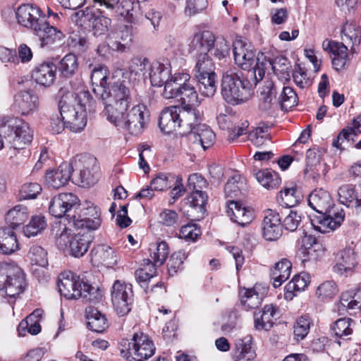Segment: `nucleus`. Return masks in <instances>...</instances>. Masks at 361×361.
<instances>
[{"mask_svg": "<svg viewBox=\"0 0 361 361\" xmlns=\"http://www.w3.org/2000/svg\"><path fill=\"white\" fill-rule=\"evenodd\" d=\"M243 184L241 176L238 173H235L225 185L224 190L227 197H237L240 193V188Z\"/></svg>", "mask_w": 361, "mask_h": 361, "instance_id": "e2e57ef3", "label": "nucleus"}, {"mask_svg": "<svg viewBox=\"0 0 361 361\" xmlns=\"http://www.w3.org/2000/svg\"><path fill=\"white\" fill-rule=\"evenodd\" d=\"M215 42V37L208 30L195 33L190 44V49L197 54L207 53L210 51Z\"/></svg>", "mask_w": 361, "mask_h": 361, "instance_id": "f704fd0d", "label": "nucleus"}, {"mask_svg": "<svg viewBox=\"0 0 361 361\" xmlns=\"http://www.w3.org/2000/svg\"><path fill=\"white\" fill-rule=\"evenodd\" d=\"M250 142L257 147H262L270 139L268 127H257L250 131L248 135Z\"/></svg>", "mask_w": 361, "mask_h": 361, "instance_id": "0e129e2a", "label": "nucleus"}, {"mask_svg": "<svg viewBox=\"0 0 361 361\" xmlns=\"http://www.w3.org/2000/svg\"><path fill=\"white\" fill-rule=\"evenodd\" d=\"M96 159L87 154H80L74 157L70 164L79 171L80 182L82 187H90L97 183L98 175L93 173V166Z\"/></svg>", "mask_w": 361, "mask_h": 361, "instance_id": "a211bd4d", "label": "nucleus"}, {"mask_svg": "<svg viewBox=\"0 0 361 361\" xmlns=\"http://www.w3.org/2000/svg\"><path fill=\"white\" fill-rule=\"evenodd\" d=\"M47 252L39 245H32L30 247L27 257L31 264L45 268L48 266Z\"/></svg>", "mask_w": 361, "mask_h": 361, "instance_id": "864d4df0", "label": "nucleus"}, {"mask_svg": "<svg viewBox=\"0 0 361 361\" xmlns=\"http://www.w3.org/2000/svg\"><path fill=\"white\" fill-rule=\"evenodd\" d=\"M180 106H170L165 107L161 112L159 126L161 131L170 134L180 128Z\"/></svg>", "mask_w": 361, "mask_h": 361, "instance_id": "a878e982", "label": "nucleus"}, {"mask_svg": "<svg viewBox=\"0 0 361 361\" xmlns=\"http://www.w3.org/2000/svg\"><path fill=\"white\" fill-rule=\"evenodd\" d=\"M92 259L95 262L113 267L117 263V256L114 250L106 245H99L92 251Z\"/></svg>", "mask_w": 361, "mask_h": 361, "instance_id": "e433bc0d", "label": "nucleus"}, {"mask_svg": "<svg viewBox=\"0 0 361 361\" xmlns=\"http://www.w3.org/2000/svg\"><path fill=\"white\" fill-rule=\"evenodd\" d=\"M78 68L77 56L74 54H66L60 61L59 70L66 78L75 73Z\"/></svg>", "mask_w": 361, "mask_h": 361, "instance_id": "13d9d810", "label": "nucleus"}, {"mask_svg": "<svg viewBox=\"0 0 361 361\" xmlns=\"http://www.w3.org/2000/svg\"><path fill=\"white\" fill-rule=\"evenodd\" d=\"M59 291L66 299L82 298L84 302H97L101 298L99 289L80 281L71 272L63 273L59 276Z\"/></svg>", "mask_w": 361, "mask_h": 361, "instance_id": "20e7f679", "label": "nucleus"}, {"mask_svg": "<svg viewBox=\"0 0 361 361\" xmlns=\"http://www.w3.org/2000/svg\"><path fill=\"white\" fill-rule=\"evenodd\" d=\"M338 201L347 206L355 205L357 207L359 203V193L356 191L355 185L344 184L338 189Z\"/></svg>", "mask_w": 361, "mask_h": 361, "instance_id": "de8ad7c7", "label": "nucleus"}, {"mask_svg": "<svg viewBox=\"0 0 361 361\" xmlns=\"http://www.w3.org/2000/svg\"><path fill=\"white\" fill-rule=\"evenodd\" d=\"M214 63L207 53H200L198 55L195 75H209L214 72Z\"/></svg>", "mask_w": 361, "mask_h": 361, "instance_id": "bf43d9fd", "label": "nucleus"}, {"mask_svg": "<svg viewBox=\"0 0 361 361\" xmlns=\"http://www.w3.org/2000/svg\"><path fill=\"white\" fill-rule=\"evenodd\" d=\"M239 295L241 304L246 310L257 307L262 300V296L253 288H243L240 290Z\"/></svg>", "mask_w": 361, "mask_h": 361, "instance_id": "603ef678", "label": "nucleus"}, {"mask_svg": "<svg viewBox=\"0 0 361 361\" xmlns=\"http://www.w3.org/2000/svg\"><path fill=\"white\" fill-rule=\"evenodd\" d=\"M215 137L214 133L209 126L199 123L195 126L194 130L182 139L181 146L185 151L198 152L201 149L204 151L214 144Z\"/></svg>", "mask_w": 361, "mask_h": 361, "instance_id": "f8f14e48", "label": "nucleus"}, {"mask_svg": "<svg viewBox=\"0 0 361 361\" xmlns=\"http://www.w3.org/2000/svg\"><path fill=\"white\" fill-rule=\"evenodd\" d=\"M85 314L87 326L91 331L101 333L108 327L105 315L94 307H87L85 310Z\"/></svg>", "mask_w": 361, "mask_h": 361, "instance_id": "c9c22d12", "label": "nucleus"}, {"mask_svg": "<svg viewBox=\"0 0 361 361\" xmlns=\"http://www.w3.org/2000/svg\"><path fill=\"white\" fill-rule=\"evenodd\" d=\"M342 39L351 47L360 44L361 41V27L355 23L347 22L342 28Z\"/></svg>", "mask_w": 361, "mask_h": 361, "instance_id": "c03bdc74", "label": "nucleus"}, {"mask_svg": "<svg viewBox=\"0 0 361 361\" xmlns=\"http://www.w3.org/2000/svg\"><path fill=\"white\" fill-rule=\"evenodd\" d=\"M149 77L153 86H164L171 80V66L168 61L161 63L154 61L149 65Z\"/></svg>", "mask_w": 361, "mask_h": 361, "instance_id": "c756f323", "label": "nucleus"}, {"mask_svg": "<svg viewBox=\"0 0 361 361\" xmlns=\"http://www.w3.org/2000/svg\"><path fill=\"white\" fill-rule=\"evenodd\" d=\"M27 218V209L23 205L16 206L10 209L6 215V220L10 224L13 229L23 224Z\"/></svg>", "mask_w": 361, "mask_h": 361, "instance_id": "8fccbe9b", "label": "nucleus"}, {"mask_svg": "<svg viewBox=\"0 0 361 361\" xmlns=\"http://www.w3.org/2000/svg\"><path fill=\"white\" fill-rule=\"evenodd\" d=\"M56 66L52 62H44L37 66L32 71V77L38 84L49 87L56 79Z\"/></svg>", "mask_w": 361, "mask_h": 361, "instance_id": "2f4dec72", "label": "nucleus"}, {"mask_svg": "<svg viewBox=\"0 0 361 361\" xmlns=\"http://www.w3.org/2000/svg\"><path fill=\"white\" fill-rule=\"evenodd\" d=\"M43 310L41 309L35 310L25 319H23L18 326L17 331L19 336H25V331L29 324L32 327L33 333L39 334L41 331V326L39 322L42 319Z\"/></svg>", "mask_w": 361, "mask_h": 361, "instance_id": "37998d69", "label": "nucleus"}, {"mask_svg": "<svg viewBox=\"0 0 361 361\" xmlns=\"http://www.w3.org/2000/svg\"><path fill=\"white\" fill-rule=\"evenodd\" d=\"M39 38L42 47L59 46L62 44L65 37L63 33L53 26H50L47 20L44 25L39 27V30L35 32Z\"/></svg>", "mask_w": 361, "mask_h": 361, "instance_id": "7c9ffc66", "label": "nucleus"}, {"mask_svg": "<svg viewBox=\"0 0 361 361\" xmlns=\"http://www.w3.org/2000/svg\"><path fill=\"white\" fill-rule=\"evenodd\" d=\"M149 62L147 58H135L130 64L128 71L123 72L122 78L125 80H140L145 77L147 73V68H149Z\"/></svg>", "mask_w": 361, "mask_h": 361, "instance_id": "4c0bfd02", "label": "nucleus"}, {"mask_svg": "<svg viewBox=\"0 0 361 361\" xmlns=\"http://www.w3.org/2000/svg\"><path fill=\"white\" fill-rule=\"evenodd\" d=\"M308 204L314 211L319 214H325L334 207L333 200L326 190L319 188L312 191L308 197Z\"/></svg>", "mask_w": 361, "mask_h": 361, "instance_id": "cd10ccee", "label": "nucleus"}, {"mask_svg": "<svg viewBox=\"0 0 361 361\" xmlns=\"http://www.w3.org/2000/svg\"><path fill=\"white\" fill-rule=\"evenodd\" d=\"M8 127L11 128L13 134L9 135L7 140L11 143L14 149H23L27 144L31 142L33 137V131L27 123L18 118L8 121Z\"/></svg>", "mask_w": 361, "mask_h": 361, "instance_id": "f3484780", "label": "nucleus"}, {"mask_svg": "<svg viewBox=\"0 0 361 361\" xmlns=\"http://www.w3.org/2000/svg\"><path fill=\"white\" fill-rule=\"evenodd\" d=\"M251 336H247L242 339H240L236 343V350L235 356L240 360H250L255 357V353L252 348Z\"/></svg>", "mask_w": 361, "mask_h": 361, "instance_id": "5fc2aeb1", "label": "nucleus"}, {"mask_svg": "<svg viewBox=\"0 0 361 361\" xmlns=\"http://www.w3.org/2000/svg\"><path fill=\"white\" fill-rule=\"evenodd\" d=\"M207 195L202 190L192 191L188 200L192 207L198 209L201 213L205 212L204 206L207 202Z\"/></svg>", "mask_w": 361, "mask_h": 361, "instance_id": "774afa93", "label": "nucleus"}, {"mask_svg": "<svg viewBox=\"0 0 361 361\" xmlns=\"http://www.w3.org/2000/svg\"><path fill=\"white\" fill-rule=\"evenodd\" d=\"M277 308L273 305H266L254 313V326L258 331H268L274 324Z\"/></svg>", "mask_w": 361, "mask_h": 361, "instance_id": "c85d7f7f", "label": "nucleus"}, {"mask_svg": "<svg viewBox=\"0 0 361 361\" xmlns=\"http://www.w3.org/2000/svg\"><path fill=\"white\" fill-rule=\"evenodd\" d=\"M282 109H288L294 106L298 102V96L292 87L283 86L278 98Z\"/></svg>", "mask_w": 361, "mask_h": 361, "instance_id": "052dcab7", "label": "nucleus"}, {"mask_svg": "<svg viewBox=\"0 0 361 361\" xmlns=\"http://www.w3.org/2000/svg\"><path fill=\"white\" fill-rule=\"evenodd\" d=\"M233 51L235 63L243 70L248 71L247 75L253 82L250 73L254 71L257 56H255L251 45L243 39H237L233 42Z\"/></svg>", "mask_w": 361, "mask_h": 361, "instance_id": "4468645a", "label": "nucleus"}, {"mask_svg": "<svg viewBox=\"0 0 361 361\" xmlns=\"http://www.w3.org/2000/svg\"><path fill=\"white\" fill-rule=\"evenodd\" d=\"M143 262L142 267L135 271V276L141 286L145 288H147V281L156 275L157 268L150 259H145Z\"/></svg>", "mask_w": 361, "mask_h": 361, "instance_id": "6e6d98bb", "label": "nucleus"}, {"mask_svg": "<svg viewBox=\"0 0 361 361\" xmlns=\"http://www.w3.org/2000/svg\"><path fill=\"white\" fill-rule=\"evenodd\" d=\"M150 115L146 106L137 104L127 111L121 112L108 120L118 130L128 131L133 135L142 134L147 127Z\"/></svg>", "mask_w": 361, "mask_h": 361, "instance_id": "423d86ee", "label": "nucleus"}, {"mask_svg": "<svg viewBox=\"0 0 361 361\" xmlns=\"http://www.w3.org/2000/svg\"><path fill=\"white\" fill-rule=\"evenodd\" d=\"M93 103L87 90L66 93L59 102L61 119L59 117L51 118V130L53 133L59 134L65 127L75 133L83 130L87 124L86 111L87 109L92 110Z\"/></svg>", "mask_w": 361, "mask_h": 361, "instance_id": "f257e3e1", "label": "nucleus"}, {"mask_svg": "<svg viewBox=\"0 0 361 361\" xmlns=\"http://www.w3.org/2000/svg\"><path fill=\"white\" fill-rule=\"evenodd\" d=\"M16 18L18 24L32 30L35 32L44 25L47 17L41 9L33 5L23 4L16 11Z\"/></svg>", "mask_w": 361, "mask_h": 361, "instance_id": "dca6fc26", "label": "nucleus"}, {"mask_svg": "<svg viewBox=\"0 0 361 361\" xmlns=\"http://www.w3.org/2000/svg\"><path fill=\"white\" fill-rule=\"evenodd\" d=\"M345 214L341 209H331L325 214H319L311 219V225L315 231L322 233H329L340 227Z\"/></svg>", "mask_w": 361, "mask_h": 361, "instance_id": "6ab92c4d", "label": "nucleus"}, {"mask_svg": "<svg viewBox=\"0 0 361 361\" xmlns=\"http://www.w3.org/2000/svg\"><path fill=\"white\" fill-rule=\"evenodd\" d=\"M310 282L308 274L301 273L295 276L293 279L285 286L284 297L287 300L293 299L296 293L304 290Z\"/></svg>", "mask_w": 361, "mask_h": 361, "instance_id": "a19ab883", "label": "nucleus"}, {"mask_svg": "<svg viewBox=\"0 0 361 361\" xmlns=\"http://www.w3.org/2000/svg\"><path fill=\"white\" fill-rule=\"evenodd\" d=\"M135 96V90L130 80L122 78L111 83L108 90L101 93L107 119L121 112L127 111Z\"/></svg>", "mask_w": 361, "mask_h": 361, "instance_id": "f03ea898", "label": "nucleus"}, {"mask_svg": "<svg viewBox=\"0 0 361 361\" xmlns=\"http://www.w3.org/2000/svg\"><path fill=\"white\" fill-rule=\"evenodd\" d=\"M302 198L301 192L296 188H285L278 195V201L286 207H293L298 204Z\"/></svg>", "mask_w": 361, "mask_h": 361, "instance_id": "3c124183", "label": "nucleus"}, {"mask_svg": "<svg viewBox=\"0 0 361 361\" xmlns=\"http://www.w3.org/2000/svg\"><path fill=\"white\" fill-rule=\"evenodd\" d=\"M322 48L331 56L332 66L336 71L345 68L348 61L347 47L342 42L325 39L322 42Z\"/></svg>", "mask_w": 361, "mask_h": 361, "instance_id": "4be33fe9", "label": "nucleus"}, {"mask_svg": "<svg viewBox=\"0 0 361 361\" xmlns=\"http://www.w3.org/2000/svg\"><path fill=\"white\" fill-rule=\"evenodd\" d=\"M80 200L72 192H62L52 197L49 206V213L56 217L73 220V224L76 225V213L80 209Z\"/></svg>", "mask_w": 361, "mask_h": 361, "instance_id": "9b49d317", "label": "nucleus"}, {"mask_svg": "<svg viewBox=\"0 0 361 361\" xmlns=\"http://www.w3.org/2000/svg\"><path fill=\"white\" fill-rule=\"evenodd\" d=\"M162 95L165 99L179 97L182 105H200L201 101L194 86V82L187 73H176L165 85Z\"/></svg>", "mask_w": 361, "mask_h": 361, "instance_id": "39448f33", "label": "nucleus"}, {"mask_svg": "<svg viewBox=\"0 0 361 361\" xmlns=\"http://www.w3.org/2000/svg\"><path fill=\"white\" fill-rule=\"evenodd\" d=\"M359 257L353 247L339 250L335 256L334 270L340 275H351L358 265Z\"/></svg>", "mask_w": 361, "mask_h": 361, "instance_id": "aec40b11", "label": "nucleus"}, {"mask_svg": "<svg viewBox=\"0 0 361 361\" xmlns=\"http://www.w3.org/2000/svg\"><path fill=\"white\" fill-rule=\"evenodd\" d=\"M269 67L271 68L279 80L282 81L290 80L291 65L286 58L279 56L276 57L273 61H271L267 59L264 53H259L257 54V63L254 68V71L250 73L254 85H257V84L264 78L265 71Z\"/></svg>", "mask_w": 361, "mask_h": 361, "instance_id": "9d476101", "label": "nucleus"}, {"mask_svg": "<svg viewBox=\"0 0 361 361\" xmlns=\"http://www.w3.org/2000/svg\"><path fill=\"white\" fill-rule=\"evenodd\" d=\"M47 226L44 216H33L30 223L24 228L23 232L27 237L35 236L41 233Z\"/></svg>", "mask_w": 361, "mask_h": 361, "instance_id": "680f3d73", "label": "nucleus"}, {"mask_svg": "<svg viewBox=\"0 0 361 361\" xmlns=\"http://www.w3.org/2000/svg\"><path fill=\"white\" fill-rule=\"evenodd\" d=\"M121 355L127 361H145L155 353L153 341L142 332L135 333L130 341L121 343Z\"/></svg>", "mask_w": 361, "mask_h": 361, "instance_id": "1a4fd4ad", "label": "nucleus"}, {"mask_svg": "<svg viewBox=\"0 0 361 361\" xmlns=\"http://www.w3.org/2000/svg\"><path fill=\"white\" fill-rule=\"evenodd\" d=\"M53 231L56 235V244L61 250H67L75 257L83 256L88 250L90 240L88 235L75 234L66 224H56Z\"/></svg>", "mask_w": 361, "mask_h": 361, "instance_id": "6e6552de", "label": "nucleus"}, {"mask_svg": "<svg viewBox=\"0 0 361 361\" xmlns=\"http://www.w3.org/2000/svg\"><path fill=\"white\" fill-rule=\"evenodd\" d=\"M111 297L114 310L118 316H125L130 312L134 300L130 283L115 281L111 288Z\"/></svg>", "mask_w": 361, "mask_h": 361, "instance_id": "ddd939ff", "label": "nucleus"}, {"mask_svg": "<svg viewBox=\"0 0 361 361\" xmlns=\"http://www.w3.org/2000/svg\"><path fill=\"white\" fill-rule=\"evenodd\" d=\"M73 166L69 163H62L56 170L47 171L44 176L45 183L54 189L66 185L70 180Z\"/></svg>", "mask_w": 361, "mask_h": 361, "instance_id": "5701e85b", "label": "nucleus"}, {"mask_svg": "<svg viewBox=\"0 0 361 361\" xmlns=\"http://www.w3.org/2000/svg\"><path fill=\"white\" fill-rule=\"evenodd\" d=\"M136 34L137 30L133 25H121L116 32L108 34V38L112 41L114 49L123 51L130 46Z\"/></svg>", "mask_w": 361, "mask_h": 361, "instance_id": "393cba45", "label": "nucleus"}, {"mask_svg": "<svg viewBox=\"0 0 361 361\" xmlns=\"http://www.w3.org/2000/svg\"><path fill=\"white\" fill-rule=\"evenodd\" d=\"M109 71L106 66L98 65L94 67L91 73V81L94 86V91L97 92L96 87L99 88L98 94L104 93L110 87L111 82H108Z\"/></svg>", "mask_w": 361, "mask_h": 361, "instance_id": "58836bf2", "label": "nucleus"}, {"mask_svg": "<svg viewBox=\"0 0 361 361\" xmlns=\"http://www.w3.org/2000/svg\"><path fill=\"white\" fill-rule=\"evenodd\" d=\"M27 287L25 274L15 262H0V293L13 299Z\"/></svg>", "mask_w": 361, "mask_h": 361, "instance_id": "0eeeda50", "label": "nucleus"}, {"mask_svg": "<svg viewBox=\"0 0 361 361\" xmlns=\"http://www.w3.org/2000/svg\"><path fill=\"white\" fill-rule=\"evenodd\" d=\"M195 105L185 104L180 106V128L184 131L191 132L195 126L201 123L202 115L200 112L195 108Z\"/></svg>", "mask_w": 361, "mask_h": 361, "instance_id": "473e14b6", "label": "nucleus"}, {"mask_svg": "<svg viewBox=\"0 0 361 361\" xmlns=\"http://www.w3.org/2000/svg\"><path fill=\"white\" fill-rule=\"evenodd\" d=\"M199 85V91L202 96L212 97L216 91V75H195Z\"/></svg>", "mask_w": 361, "mask_h": 361, "instance_id": "a18cd8bd", "label": "nucleus"}, {"mask_svg": "<svg viewBox=\"0 0 361 361\" xmlns=\"http://www.w3.org/2000/svg\"><path fill=\"white\" fill-rule=\"evenodd\" d=\"M105 11L101 8L92 11L88 8L85 11H80L76 13L80 20V23H90L92 33L95 37H100L108 33L111 20L102 15Z\"/></svg>", "mask_w": 361, "mask_h": 361, "instance_id": "2eb2a0df", "label": "nucleus"}, {"mask_svg": "<svg viewBox=\"0 0 361 361\" xmlns=\"http://www.w3.org/2000/svg\"><path fill=\"white\" fill-rule=\"evenodd\" d=\"M257 181L267 189L276 188L281 183V178L279 174L269 169H264L255 173Z\"/></svg>", "mask_w": 361, "mask_h": 361, "instance_id": "09e8293b", "label": "nucleus"}, {"mask_svg": "<svg viewBox=\"0 0 361 361\" xmlns=\"http://www.w3.org/2000/svg\"><path fill=\"white\" fill-rule=\"evenodd\" d=\"M39 98L33 90H23L15 96L14 106L23 116L33 114L39 107Z\"/></svg>", "mask_w": 361, "mask_h": 361, "instance_id": "b1692460", "label": "nucleus"}, {"mask_svg": "<svg viewBox=\"0 0 361 361\" xmlns=\"http://www.w3.org/2000/svg\"><path fill=\"white\" fill-rule=\"evenodd\" d=\"M262 221V235L269 241L276 240L282 235V224L279 212L268 209L264 211Z\"/></svg>", "mask_w": 361, "mask_h": 361, "instance_id": "412c9836", "label": "nucleus"}, {"mask_svg": "<svg viewBox=\"0 0 361 361\" xmlns=\"http://www.w3.org/2000/svg\"><path fill=\"white\" fill-rule=\"evenodd\" d=\"M355 322L350 318H341L331 326L333 334L338 338H344L352 334Z\"/></svg>", "mask_w": 361, "mask_h": 361, "instance_id": "4d7b16f0", "label": "nucleus"}, {"mask_svg": "<svg viewBox=\"0 0 361 361\" xmlns=\"http://www.w3.org/2000/svg\"><path fill=\"white\" fill-rule=\"evenodd\" d=\"M252 85L249 75L245 79L242 73L235 68H229L223 73L221 94L226 102L232 105L244 103L252 95Z\"/></svg>", "mask_w": 361, "mask_h": 361, "instance_id": "7ed1b4c3", "label": "nucleus"}, {"mask_svg": "<svg viewBox=\"0 0 361 361\" xmlns=\"http://www.w3.org/2000/svg\"><path fill=\"white\" fill-rule=\"evenodd\" d=\"M338 293L337 286L333 281H326L320 284L316 291L318 298L324 300L334 298Z\"/></svg>", "mask_w": 361, "mask_h": 361, "instance_id": "69168bd1", "label": "nucleus"}, {"mask_svg": "<svg viewBox=\"0 0 361 361\" xmlns=\"http://www.w3.org/2000/svg\"><path fill=\"white\" fill-rule=\"evenodd\" d=\"M20 249L16 235L11 227L0 228V253L11 255Z\"/></svg>", "mask_w": 361, "mask_h": 361, "instance_id": "72a5a7b5", "label": "nucleus"}, {"mask_svg": "<svg viewBox=\"0 0 361 361\" xmlns=\"http://www.w3.org/2000/svg\"><path fill=\"white\" fill-rule=\"evenodd\" d=\"M276 102V86L272 81H266L259 97V108L263 111H269Z\"/></svg>", "mask_w": 361, "mask_h": 361, "instance_id": "ea45409f", "label": "nucleus"}, {"mask_svg": "<svg viewBox=\"0 0 361 361\" xmlns=\"http://www.w3.org/2000/svg\"><path fill=\"white\" fill-rule=\"evenodd\" d=\"M149 250L150 257L153 260L152 264L154 265L155 268L161 266L166 260L169 254V245L164 240L151 244Z\"/></svg>", "mask_w": 361, "mask_h": 361, "instance_id": "49530a36", "label": "nucleus"}, {"mask_svg": "<svg viewBox=\"0 0 361 361\" xmlns=\"http://www.w3.org/2000/svg\"><path fill=\"white\" fill-rule=\"evenodd\" d=\"M291 267V262L286 259H283L275 264L271 274L274 288L281 286V284L289 278Z\"/></svg>", "mask_w": 361, "mask_h": 361, "instance_id": "79ce46f5", "label": "nucleus"}, {"mask_svg": "<svg viewBox=\"0 0 361 361\" xmlns=\"http://www.w3.org/2000/svg\"><path fill=\"white\" fill-rule=\"evenodd\" d=\"M229 51L230 45L228 42L223 37H216L209 51L215 57L221 59L226 56Z\"/></svg>", "mask_w": 361, "mask_h": 361, "instance_id": "338daca9", "label": "nucleus"}, {"mask_svg": "<svg viewBox=\"0 0 361 361\" xmlns=\"http://www.w3.org/2000/svg\"><path fill=\"white\" fill-rule=\"evenodd\" d=\"M227 214L233 222L241 226L250 224L254 219L253 210L250 207L245 206L243 203L235 200L228 202Z\"/></svg>", "mask_w": 361, "mask_h": 361, "instance_id": "bb28decb", "label": "nucleus"}]
</instances>
